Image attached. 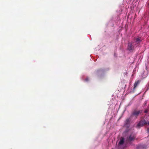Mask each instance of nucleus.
Segmentation results:
<instances>
[{"instance_id": "nucleus-2", "label": "nucleus", "mask_w": 149, "mask_h": 149, "mask_svg": "<svg viewBox=\"0 0 149 149\" xmlns=\"http://www.w3.org/2000/svg\"><path fill=\"white\" fill-rule=\"evenodd\" d=\"M134 41L137 43H138L141 41V40L140 38H135L134 40Z\"/></svg>"}, {"instance_id": "nucleus-7", "label": "nucleus", "mask_w": 149, "mask_h": 149, "mask_svg": "<svg viewBox=\"0 0 149 149\" xmlns=\"http://www.w3.org/2000/svg\"><path fill=\"white\" fill-rule=\"evenodd\" d=\"M145 113H147V111H145Z\"/></svg>"}, {"instance_id": "nucleus-5", "label": "nucleus", "mask_w": 149, "mask_h": 149, "mask_svg": "<svg viewBox=\"0 0 149 149\" xmlns=\"http://www.w3.org/2000/svg\"><path fill=\"white\" fill-rule=\"evenodd\" d=\"M140 113L139 111H137L135 112L134 113V115H137L138 114Z\"/></svg>"}, {"instance_id": "nucleus-9", "label": "nucleus", "mask_w": 149, "mask_h": 149, "mask_svg": "<svg viewBox=\"0 0 149 149\" xmlns=\"http://www.w3.org/2000/svg\"><path fill=\"white\" fill-rule=\"evenodd\" d=\"M87 79H86V81H87Z\"/></svg>"}, {"instance_id": "nucleus-1", "label": "nucleus", "mask_w": 149, "mask_h": 149, "mask_svg": "<svg viewBox=\"0 0 149 149\" xmlns=\"http://www.w3.org/2000/svg\"><path fill=\"white\" fill-rule=\"evenodd\" d=\"M140 83V81H138L135 82L134 85V88H135L137 85L139 84Z\"/></svg>"}, {"instance_id": "nucleus-6", "label": "nucleus", "mask_w": 149, "mask_h": 149, "mask_svg": "<svg viewBox=\"0 0 149 149\" xmlns=\"http://www.w3.org/2000/svg\"><path fill=\"white\" fill-rule=\"evenodd\" d=\"M129 139L130 141H132L133 139L131 138V137H130Z\"/></svg>"}, {"instance_id": "nucleus-8", "label": "nucleus", "mask_w": 149, "mask_h": 149, "mask_svg": "<svg viewBox=\"0 0 149 149\" xmlns=\"http://www.w3.org/2000/svg\"><path fill=\"white\" fill-rule=\"evenodd\" d=\"M148 125H149V122L148 123Z\"/></svg>"}, {"instance_id": "nucleus-4", "label": "nucleus", "mask_w": 149, "mask_h": 149, "mask_svg": "<svg viewBox=\"0 0 149 149\" xmlns=\"http://www.w3.org/2000/svg\"><path fill=\"white\" fill-rule=\"evenodd\" d=\"M128 48L129 50H131L132 49V44L130 43L128 44Z\"/></svg>"}, {"instance_id": "nucleus-3", "label": "nucleus", "mask_w": 149, "mask_h": 149, "mask_svg": "<svg viewBox=\"0 0 149 149\" xmlns=\"http://www.w3.org/2000/svg\"><path fill=\"white\" fill-rule=\"evenodd\" d=\"M124 142V139L123 138H122L121 139H120L119 142V144L120 145H122L123 144Z\"/></svg>"}]
</instances>
